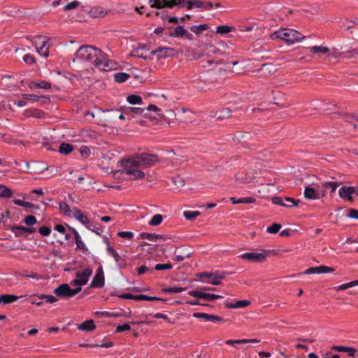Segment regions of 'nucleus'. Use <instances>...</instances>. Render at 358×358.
Returning <instances> with one entry per match:
<instances>
[{
    "label": "nucleus",
    "instance_id": "dca6fc26",
    "mask_svg": "<svg viewBox=\"0 0 358 358\" xmlns=\"http://www.w3.org/2000/svg\"><path fill=\"white\" fill-rule=\"evenodd\" d=\"M72 214L71 217L76 218L77 220H78L80 223L83 224L87 226V224H89L90 220L87 218L86 215H85L81 210L73 208V210L72 211Z\"/></svg>",
    "mask_w": 358,
    "mask_h": 358
},
{
    "label": "nucleus",
    "instance_id": "4be33fe9",
    "mask_svg": "<svg viewBox=\"0 0 358 358\" xmlns=\"http://www.w3.org/2000/svg\"><path fill=\"white\" fill-rule=\"evenodd\" d=\"M92 270L91 268H87L83 271H77L76 273V276L78 279L82 280H85L86 283L88 282L89 277L92 275Z\"/></svg>",
    "mask_w": 358,
    "mask_h": 358
},
{
    "label": "nucleus",
    "instance_id": "7c9ffc66",
    "mask_svg": "<svg viewBox=\"0 0 358 358\" xmlns=\"http://www.w3.org/2000/svg\"><path fill=\"white\" fill-rule=\"evenodd\" d=\"M19 296L13 294H3L1 295V302L4 304L13 303L17 301Z\"/></svg>",
    "mask_w": 358,
    "mask_h": 358
},
{
    "label": "nucleus",
    "instance_id": "680f3d73",
    "mask_svg": "<svg viewBox=\"0 0 358 358\" xmlns=\"http://www.w3.org/2000/svg\"><path fill=\"white\" fill-rule=\"evenodd\" d=\"M117 236L123 238L131 239L134 237V234L131 231H120L117 233Z\"/></svg>",
    "mask_w": 358,
    "mask_h": 358
},
{
    "label": "nucleus",
    "instance_id": "c756f323",
    "mask_svg": "<svg viewBox=\"0 0 358 358\" xmlns=\"http://www.w3.org/2000/svg\"><path fill=\"white\" fill-rule=\"evenodd\" d=\"M73 150V146L71 144L62 143L59 148V152L63 155H68Z\"/></svg>",
    "mask_w": 358,
    "mask_h": 358
},
{
    "label": "nucleus",
    "instance_id": "0eeeda50",
    "mask_svg": "<svg viewBox=\"0 0 358 358\" xmlns=\"http://www.w3.org/2000/svg\"><path fill=\"white\" fill-rule=\"evenodd\" d=\"M228 274L225 271H216L215 272H202L198 274L201 278H206L208 282L214 285H221V280L224 279Z\"/></svg>",
    "mask_w": 358,
    "mask_h": 358
},
{
    "label": "nucleus",
    "instance_id": "f8f14e48",
    "mask_svg": "<svg viewBox=\"0 0 358 358\" xmlns=\"http://www.w3.org/2000/svg\"><path fill=\"white\" fill-rule=\"evenodd\" d=\"M356 187L352 186H343L338 190L340 197L349 201L352 200V194L355 193Z\"/></svg>",
    "mask_w": 358,
    "mask_h": 358
},
{
    "label": "nucleus",
    "instance_id": "cd10ccee",
    "mask_svg": "<svg viewBox=\"0 0 358 358\" xmlns=\"http://www.w3.org/2000/svg\"><path fill=\"white\" fill-rule=\"evenodd\" d=\"M230 109L224 108L219 111H217L215 114V117H216L217 120H224L230 116Z\"/></svg>",
    "mask_w": 358,
    "mask_h": 358
},
{
    "label": "nucleus",
    "instance_id": "bb28decb",
    "mask_svg": "<svg viewBox=\"0 0 358 358\" xmlns=\"http://www.w3.org/2000/svg\"><path fill=\"white\" fill-rule=\"evenodd\" d=\"M186 33V29L182 26H178L169 34L171 37L182 38Z\"/></svg>",
    "mask_w": 358,
    "mask_h": 358
},
{
    "label": "nucleus",
    "instance_id": "69168bd1",
    "mask_svg": "<svg viewBox=\"0 0 358 358\" xmlns=\"http://www.w3.org/2000/svg\"><path fill=\"white\" fill-rule=\"evenodd\" d=\"M79 2L78 1H71V3H68L67 5H66L64 6V10H72V9H74L76 8V7H78V6L79 5Z\"/></svg>",
    "mask_w": 358,
    "mask_h": 358
},
{
    "label": "nucleus",
    "instance_id": "f03ea898",
    "mask_svg": "<svg viewBox=\"0 0 358 358\" xmlns=\"http://www.w3.org/2000/svg\"><path fill=\"white\" fill-rule=\"evenodd\" d=\"M159 161L157 155L143 152L121 162L122 172L133 177L134 180L145 177L143 171L137 169H145L155 165Z\"/></svg>",
    "mask_w": 358,
    "mask_h": 358
},
{
    "label": "nucleus",
    "instance_id": "a19ab883",
    "mask_svg": "<svg viewBox=\"0 0 358 358\" xmlns=\"http://www.w3.org/2000/svg\"><path fill=\"white\" fill-rule=\"evenodd\" d=\"M162 215L160 214H156L152 217V219L149 222V224L151 226H157L162 223Z\"/></svg>",
    "mask_w": 358,
    "mask_h": 358
},
{
    "label": "nucleus",
    "instance_id": "e2e57ef3",
    "mask_svg": "<svg viewBox=\"0 0 358 358\" xmlns=\"http://www.w3.org/2000/svg\"><path fill=\"white\" fill-rule=\"evenodd\" d=\"M210 314H207L205 313H193V317L196 318H201L204 320L205 321H208Z\"/></svg>",
    "mask_w": 358,
    "mask_h": 358
},
{
    "label": "nucleus",
    "instance_id": "6e6d98bb",
    "mask_svg": "<svg viewBox=\"0 0 358 358\" xmlns=\"http://www.w3.org/2000/svg\"><path fill=\"white\" fill-rule=\"evenodd\" d=\"M79 151H80V153L82 157H85V158H87L90 156V150L89 149V148L87 146H85V145H83L79 149Z\"/></svg>",
    "mask_w": 358,
    "mask_h": 358
},
{
    "label": "nucleus",
    "instance_id": "a211bd4d",
    "mask_svg": "<svg viewBox=\"0 0 358 358\" xmlns=\"http://www.w3.org/2000/svg\"><path fill=\"white\" fill-rule=\"evenodd\" d=\"M31 43L35 46L36 51H38L41 47L44 48V45L48 43V40L44 36H36L32 39Z\"/></svg>",
    "mask_w": 358,
    "mask_h": 358
},
{
    "label": "nucleus",
    "instance_id": "412c9836",
    "mask_svg": "<svg viewBox=\"0 0 358 358\" xmlns=\"http://www.w3.org/2000/svg\"><path fill=\"white\" fill-rule=\"evenodd\" d=\"M96 326L92 320H87L78 325V329L84 331H90L95 329Z\"/></svg>",
    "mask_w": 358,
    "mask_h": 358
},
{
    "label": "nucleus",
    "instance_id": "a18cd8bd",
    "mask_svg": "<svg viewBox=\"0 0 358 358\" xmlns=\"http://www.w3.org/2000/svg\"><path fill=\"white\" fill-rule=\"evenodd\" d=\"M222 298H223V296L221 295L205 292L204 300H206V301H213L216 299H222Z\"/></svg>",
    "mask_w": 358,
    "mask_h": 358
},
{
    "label": "nucleus",
    "instance_id": "58836bf2",
    "mask_svg": "<svg viewBox=\"0 0 358 358\" xmlns=\"http://www.w3.org/2000/svg\"><path fill=\"white\" fill-rule=\"evenodd\" d=\"M145 52H146L145 47L144 45H143L141 47H138L136 49L134 50L132 54L134 56H137V57H139L141 58H145L146 57V55H145Z\"/></svg>",
    "mask_w": 358,
    "mask_h": 358
},
{
    "label": "nucleus",
    "instance_id": "ddd939ff",
    "mask_svg": "<svg viewBox=\"0 0 358 358\" xmlns=\"http://www.w3.org/2000/svg\"><path fill=\"white\" fill-rule=\"evenodd\" d=\"M10 229L17 237L27 236V234L34 232V229L33 228L25 227L23 226H13Z\"/></svg>",
    "mask_w": 358,
    "mask_h": 358
},
{
    "label": "nucleus",
    "instance_id": "13d9d810",
    "mask_svg": "<svg viewBox=\"0 0 358 358\" xmlns=\"http://www.w3.org/2000/svg\"><path fill=\"white\" fill-rule=\"evenodd\" d=\"M191 10L194 8H202L204 6V2L199 0H190Z\"/></svg>",
    "mask_w": 358,
    "mask_h": 358
},
{
    "label": "nucleus",
    "instance_id": "49530a36",
    "mask_svg": "<svg viewBox=\"0 0 358 358\" xmlns=\"http://www.w3.org/2000/svg\"><path fill=\"white\" fill-rule=\"evenodd\" d=\"M38 298L49 303H55L57 301V299L52 295L41 294L38 296Z\"/></svg>",
    "mask_w": 358,
    "mask_h": 358
},
{
    "label": "nucleus",
    "instance_id": "9b49d317",
    "mask_svg": "<svg viewBox=\"0 0 358 358\" xmlns=\"http://www.w3.org/2000/svg\"><path fill=\"white\" fill-rule=\"evenodd\" d=\"M334 271V268L332 267L327 266H320L315 267H310L306 269L303 273V274H320V273H330Z\"/></svg>",
    "mask_w": 358,
    "mask_h": 358
},
{
    "label": "nucleus",
    "instance_id": "423d86ee",
    "mask_svg": "<svg viewBox=\"0 0 358 358\" xmlns=\"http://www.w3.org/2000/svg\"><path fill=\"white\" fill-rule=\"evenodd\" d=\"M325 187L317 185L315 187H313L306 185L303 192L304 197L308 200H316L322 198L325 196Z\"/></svg>",
    "mask_w": 358,
    "mask_h": 358
},
{
    "label": "nucleus",
    "instance_id": "1a4fd4ad",
    "mask_svg": "<svg viewBox=\"0 0 358 358\" xmlns=\"http://www.w3.org/2000/svg\"><path fill=\"white\" fill-rule=\"evenodd\" d=\"M271 253V250H262V252H248L240 255L243 259H246L254 262H262L266 259L267 255Z\"/></svg>",
    "mask_w": 358,
    "mask_h": 358
},
{
    "label": "nucleus",
    "instance_id": "6ab92c4d",
    "mask_svg": "<svg viewBox=\"0 0 358 358\" xmlns=\"http://www.w3.org/2000/svg\"><path fill=\"white\" fill-rule=\"evenodd\" d=\"M250 304V301L248 300L236 301L234 303L225 302V306L228 308H242L247 307Z\"/></svg>",
    "mask_w": 358,
    "mask_h": 358
},
{
    "label": "nucleus",
    "instance_id": "393cba45",
    "mask_svg": "<svg viewBox=\"0 0 358 358\" xmlns=\"http://www.w3.org/2000/svg\"><path fill=\"white\" fill-rule=\"evenodd\" d=\"M145 108H138V107H128L125 109L124 113L128 114H136V115H143V116H147V113H144Z\"/></svg>",
    "mask_w": 358,
    "mask_h": 358
},
{
    "label": "nucleus",
    "instance_id": "c03bdc74",
    "mask_svg": "<svg viewBox=\"0 0 358 358\" xmlns=\"http://www.w3.org/2000/svg\"><path fill=\"white\" fill-rule=\"evenodd\" d=\"M185 288L173 287L169 288H164L162 289V292L166 294H173V293H179L184 291Z\"/></svg>",
    "mask_w": 358,
    "mask_h": 358
},
{
    "label": "nucleus",
    "instance_id": "20e7f679",
    "mask_svg": "<svg viewBox=\"0 0 358 358\" xmlns=\"http://www.w3.org/2000/svg\"><path fill=\"white\" fill-rule=\"evenodd\" d=\"M303 38L301 33L292 29H280L271 35L273 40L281 39L290 44L299 42Z\"/></svg>",
    "mask_w": 358,
    "mask_h": 358
},
{
    "label": "nucleus",
    "instance_id": "de8ad7c7",
    "mask_svg": "<svg viewBox=\"0 0 358 358\" xmlns=\"http://www.w3.org/2000/svg\"><path fill=\"white\" fill-rule=\"evenodd\" d=\"M281 228V225L280 224H273L271 226L268 227L266 231L269 234H276Z\"/></svg>",
    "mask_w": 358,
    "mask_h": 358
},
{
    "label": "nucleus",
    "instance_id": "338daca9",
    "mask_svg": "<svg viewBox=\"0 0 358 358\" xmlns=\"http://www.w3.org/2000/svg\"><path fill=\"white\" fill-rule=\"evenodd\" d=\"M130 329H131V327H130L129 324H122V325H118L116 327L115 331L116 332H122V331H128Z\"/></svg>",
    "mask_w": 358,
    "mask_h": 358
},
{
    "label": "nucleus",
    "instance_id": "0e129e2a",
    "mask_svg": "<svg viewBox=\"0 0 358 358\" xmlns=\"http://www.w3.org/2000/svg\"><path fill=\"white\" fill-rule=\"evenodd\" d=\"M246 135H247V134L245 132L237 131L234 134L233 139H234V141H236V140L241 141V139L246 138Z\"/></svg>",
    "mask_w": 358,
    "mask_h": 358
},
{
    "label": "nucleus",
    "instance_id": "37998d69",
    "mask_svg": "<svg viewBox=\"0 0 358 358\" xmlns=\"http://www.w3.org/2000/svg\"><path fill=\"white\" fill-rule=\"evenodd\" d=\"M232 28L227 25H220L216 28V34H225L231 31Z\"/></svg>",
    "mask_w": 358,
    "mask_h": 358
},
{
    "label": "nucleus",
    "instance_id": "2eb2a0df",
    "mask_svg": "<svg viewBox=\"0 0 358 358\" xmlns=\"http://www.w3.org/2000/svg\"><path fill=\"white\" fill-rule=\"evenodd\" d=\"M107 251L108 255L114 258V260L117 263V266L121 269L126 265L125 260L109 245H107Z\"/></svg>",
    "mask_w": 358,
    "mask_h": 358
},
{
    "label": "nucleus",
    "instance_id": "4d7b16f0",
    "mask_svg": "<svg viewBox=\"0 0 358 358\" xmlns=\"http://www.w3.org/2000/svg\"><path fill=\"white\" fill-rule=\"evenodd\" d=\"M272 202L274 204H277L282 206L291 207L292 205H287L282 201V199L280 196H273L272 198Z\"/></svg>",
    "mask_w": 358,
    "mask_h": 358
},
{
    "label": "nucleus",
    "instance_id": "8fccbe9b",
    "mask_svg": "<svg viewBox=\"0 0 358 358\" xmlns=\"http://www.w3.org/2000/svg\"><path fill=\"white\" fill-rule=\"evenodd\" d=\"M173 268V265L170 263L168 264H157L155 266V269L157 271L160 270H169Z\"/></svg>",
    "mask_w": 358,
    "mask_h": 358
},
{
    "label": "nucleus",
    "instance_id": "c85d7f7f",
    "mask_svg": "<svg viewBox=\"0 0 358 358\" xmlns=\"http://www.w3.org/2000/svg\"><path fill=\"white\" fill-rule=\"evenodd\" d=\"M320 186H324V187L326 186L324 188L325 195H326L327 193V189H329L331 193L334 192L336 191V188L339 186V184L336 182L330 181V182H327L322 183Z\"/></svg>",
    "mask_w": 358,
    "mask_h": 358
},
{
    "label": "nucleus",
    "instance_id": "e433bc0d",
    "mask_svg": "<svg viewBox=\"0 0 358 358\" xmlns=\"http://www.w3.org/2000/svg\"><path fill=\"white\" fill-rule=\"evenodd\" d=\"M208 25L206 24H199L197 26H192L190 30L196 34H200L202 31L207 30Z\"/></svg>",
    "mask_w": 358,
    "mask_h": 358
},
{
    "label": "nucleus",
    "instance_id": "6e6552de",
    "mask_svg": "<svg viewBox=\"0 0 358 358\" xmlns=\"http://www.w3.org/2000/svg\"><path fill=\"white\" fill-rule=\"evenodd\" d=\"M81 291V287L71 289L68 284H62L56 287L53 293L59 297H72Z\"/></svg>",
    "mask_w": 358,
    "mask_h": 358
},
{
    "label": "nucleus",
    "instance_id": "7ed1b4c3",
    "mask_svg": "<svg viewBox=\"0 0 358 358\" xmlns=\"http://www.w3.org/2000/svg\"><path fill=\"white\" fill-rule=\"evenodd\" d=\"M341 120V129L343 132L358 131V114L340 111L333 113Z\"/></svg>",
    "mask_w": 358,
    "mask_h": 358
},
{
    "label": "nucleus",
    "instance_id": "aec40b11",
    "mask_svg": "<svg viewBox=\"0 0 358 358\" xmlns=\"http://www.w3.org/2000/svg\"><path fill=\"white\" fill-rule=\"evenodd\" d=\"M89 13L92 17H102L106 15L107 10L102 7H92Z\"/></svg>",
    "mask_w": 358,
    "mask_h": 358
},
{
    "label": "nucleus",
    "instance_id": "72a5a7b5",
    "mask_svg": "<svg viewBox=\"0 0 358 358\" xmlns=\"http://www.w3.org/2000/svg\"><path fill=\"white\" fill-rule=\"evenodd\" d=\"M127 101L130 103V104H141L143 103V99L141 98V96H138V95H136V94H131V95H129L127 97Z\"/></svg>",
    "mask_w": 358,
    "mask_h": 358
},
{
    "label": "nucleus",
    "instance_id": "9d476101",
    "mask_svg": "<svg viewBox=\"0 0 358 358\" xmlns=\"http://www.w3.org/2000/svg\"><path fill=\"white\" fill-rule=\"evenodd\" d=\"M105 279L104 274L102 269V267L100 266L98 268L97 272L93 280L91 282L90 287H103L104 286Z\"/></svg>",
    "mask_w": 358,
    "mask_h": 358
},
{
    "label": "nucleus",
    "instance_id": "774afa93",
    "mask_svg": "<svg viewBox=\"0 0 358 358\" xmlns=\"http://www.w3.org/2000/svg\"><path fill=\"white\" fill-rule=\"evenodd\" d=\"M348 216L351 218L358 220V210L354 208L350 209Z\"/></svg>",
    "mask_w": 358,
    "mask_h": 358
},
{
    "label": "nucleus",
    "instance_id": "f257e3e1",
    "mask_svg": "<svg viewBox=\"0 0 358 358\" xmlns=\"http://www.w3.org/2000/svg\"><path fill=\"white\" fill-rule=\"evenodd\" d=\"M73 63L85 66L93 65L100 71H108L115 69L116 64L109 59L101 49L93 45H82L75 53Z\"/></svg>",
    "mask_w": 358,
    "mask_h": 358
},
{
    "label": "nucleus",
    "instance_id": "864d4df0",
    "mask_svg": "<svg viewBox=\"0 0 358 358\" xmlns=\"http://www.w3.org/2000/svg\"><path fill=\"white\" fill-rule=\"evenodd\" d=\"M358 285V280L352 281L345 284H343L338 287V290H345L355 285Z\"/></svg>",
    "mask_w": 358,
    "mask_h": 358
},
{
    "label": "nucleus",
    "instance_id": "c9c22d12",
    "mask_svg": "<svg viewBox=\"0 0 358 358\" xmlns=\"http://www.w3.org/2000/svg\"><path fill=\"white\" fill-rule=\"evenodd\" d=\"M13 195L12 191L5 185H0V197L10 198Z\"/></svg>",
    "mask_w": 358,
    "mask_h": 358
},
{
    "label": "nucleus",
    "instance_id": "2f4dec72",
    "mask_svg": "<svg viewBox=\"0 0 358 358\" xmlns=\"http://www.w3.org/2000/svg\"><path fill=\"white\" fill-rule=\"evenodd\" d=\"M59 210L66 215L71 217L73 209H71L70 206L65 202L61 201L59 203Z\"/></svg>",
    "mask_w": 358,
    "mask_h": 358
},
{
    "label": "nucleus",
    "instance_id": "a878e982",
    "mask_svg": "<svg viewBox=\"0 0 358 358\" xmlns=\"http://www.w3.org/2000/svg\"><path fill=\"white\" fill-rule=\"evenodd\" d=\"M310 52L313 54H327L329 52V48L322 45H315L309 48Z\"/></svg>",
    "mask_w": 358,
    "mask_h": 358
},
{
    "label": "nucleus",
    "instance_id": "052dcab7",
    "mask_svg": "<svg viewBox=\"0 0 358 358\" xmlns=\"http://www.w3.org/2000/svg\"><path fill=\"white\" fill-rule=\"evenodd\" d=\"M172 182L178 187L185 185V180L180 176L173 178Z\"/></svg>",
    "mask_w": 358,
    "mask_h": 358
},
{
    "label": "nucleus",
    "instance_id": "5fc2aeb1",
    "mask_svg": "<svg viewBox=\"0 0 358 358\" xmlns=\"http://www.w3.org/2000/svg\"><path fill=\"white\" fill-rule=\"evenodd\" d=\"M190 296L204 299L205 292L201 290H192L188 292Z\"/></svg>",
    "mask_w": 358,
    "mask_h": 358
},
{
    "label": "nucleus",
    "instance_id": "4c0bfd02",
    "mask_svg": "<svg viewBox=\"0 0 358 358\" xmlns=\"http://www.w3.org/2000/svg\"><path fill=\"white\" fill-rule=\"evenodd\" d=\"M22 96L25 100H31L33 101H38L41 99H48V97L45 96H38L33 94H23Z\"/></svg>",
    "mask_w": 358,
    "mask_h": 358
},
{
    "label": "nucleus",
    "instance_id": "bf43d9fd",
    "mask_svg": "<svg viewBox=\"0 0 358 358\" xmlns=\"http://www.w3.org/2000/svg\"><path fill=\"white\" fill-rule=\"evenodd\" d=\"M38 232L43 236H47L50 234L51 229L49 227L43 226L39 228Z\"/></svg>",
    "mask_w": 358,
    "mask_h": 358
},
{
    "label": "nucleus",
    "instance_id": "603ef678",
    "mask_svg": "<svg viewBox=\"0 0 358 358\" xmlns=\"http://www.w3.org/2000/svg\"><path fill=\"white\" fill-rule=\"evenodd\" d=\"M37 52L44 57H47L48 55H49V45L48 43V44H45L44 45V48L43 47H41L39 50H38Z\"/></svg>",
    "mask_w": 358,
    "mask_h": 358
},
{
    "label": "nucleus",
    "instance_id": "3c124183",
    "mask_svg": "<svg viewBox=\"0 0 358 358\" xmlns=\"http://www.w3.org/2000/svg\"><path fill=\"white\" fill-rule=\"evenodd\" d=\"M24 222L27 226H32L36 223V218L34 215H28L24 219Z\"/></svg>",
    "mask_w": 358,
    "mask_h": 358
},
{
    "label": "nucleus",
    "instance_id": "79ce46f5",
    "mask_svg": "<svg viewBox=\"0 0 358 358\" xmlns=\"http://www.w3.org/2000/svg\"><path fill=\"white\" fill-rule=\"evenodd\" d=\"M75 241L78 249L83 250V252H87L88 250L87 247L82 241L80 236L75 238Z\"/></svg>",
    "mask_w": 358,
    "mask_h": 358
},
{
    "label": "nucleus",
    "instance_id": "f3484780",
    "mask_svg": "<svg viewBox=\"0 0 358 358\" xmlns=\"http://www.w3.org/2000/svg\"><path fill=\"white\" fill-rule=\"evenodd\" d=\"M331 349L336 352H347L350 357H355L357 352V350L354 348L342 345H333Z\"/></svg>",
    "mask_w": 358,
    "mask_h": 358
},
{
    "label": "nucleus",
    "instance_id": "4468645a",
    "mask_svg": "<svg viewBox=\"0 0 358 358\" xmlns=\"http://www.w3.org/2000/svg\"><path fill=\"white\" fill-rule=\"evenodd\" d=\"M151 53L154 55H157V57L159 58H166L169 57H171L174 54V50L171 48L163 47L157 48L155 50H152Z\"/></svg>",
    "mask_w": 358,
    "mask_h": 358
},
{
    "label": "nucleus",
    "instance_id": "39448f33",
    "mask_svg": "<svg viewBox=\"0 0 358 358\" xmlns=\"http://www.w3.org/2000/svg\"><path fill=\"white\" fill-rule=\"evenodd\" d=\"M149 2L150 7L157 9L173 8L176 6L191 10L190 0H150Z\"/></svg>",
    "mask_w": 358,
    "mask_h": 358
},
{
    "label": "nucleus",
    "instance_id": "f704fd0d",
    "mask_svg": "<svg viewBox=\"0 0 358 358\" xmlns=\"http://www.w3.org/2000/svg\"><path fill=\"white\" fill-rule=\"evenodd\" d=\"M129 77L130 76L124 72H120L114 74L115 80L120 83L125 82Z\"/></svg>",
    "mask_w": 358,
    "mask_h": 358
},
{
    "label": "nucleus",
    "instance_id": "09e8293b",
    "mask_svg": "<svg viewBox=\"0 0 358 358\" xmlns=\"http://www.w3.org/2000/svg\"><path fill=\"white\" fill-rule=\"evenodd\" d=\"M141 239H148L150 241L155 242V234L142 232L140 234Z\"/></svg>",
    "mask_w": 358,
    "mask_h": 358
},
{
    "label": "nucleus",
    "instance_id": "ea45409f",
    "mask_svg": "<svg viewBox=\"0 0 358 358\" xmlns=\"http://www.w3.org/2000/svg\"><path fill=\"white\" fill-rule=\"evenodd\" d=\"M200 212L199 211H191V210H186L183 213V216L189 220H193L196 217H198L200 215Z\"/></svg>",
    "mask_w": 358,
    "mask_h": 358
},
{
    "label": "nucleus",
    "instance_id": "b1692460",
    "mask_svg": "<svg viewBox=\"0 0 358 358\" xmlns=\"http://www.w3.org/2000/svg\"><path fill=\"white\" fill-rule=\"evenodd\" d=\"M117 109L106 110L104 111V119L108 122L115 121L117 119Z\"/></svg>",
    "mask_w": 358,
    "mask_h": 358
},
{
    "label": "nucleus",
    "instance_id": "473e14b6",
    "mask_svg": "<svg viewBox=\"0 0 358 358\" xmlns=\"http://www.w3.org/2000/svg\"><path fill=\"white\" fill-rule=\"evenodd\" d=\"M135 301H164L165 299H162L156 296H149L145 294H139L136 295L135 296Z\"/></svg>",
    "mask_w": 358,
    "mask_h": 358
},
{
    "label": "nucleus",
    "instance_id": "5701e85b",
    "mask_svg": "<svg viewBox=\"0 0 358 358\" xmlns=\"http://www.w3.org/2000/svg\"><path fill=\"white\" fill-rule=\"evenodd\" d=\"M29 87L31 90H34V89H36V88H41V89L48 90V89H50L51 87V83H49V82L45 81V80H41V81H40L38 83L31 82L29 84Z\"/></svg>",
    "mask_w": 358,
    "mask_h": 358
}]
</instances>
